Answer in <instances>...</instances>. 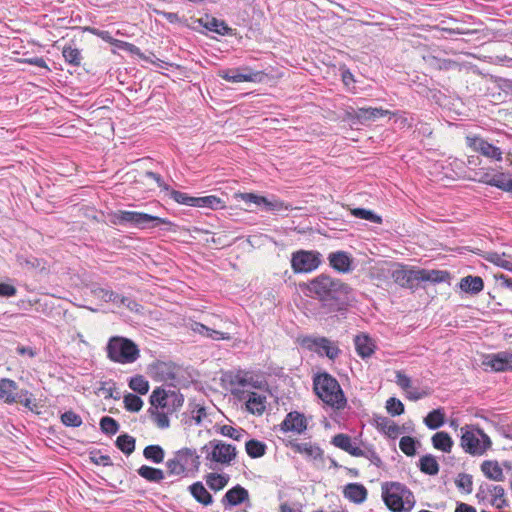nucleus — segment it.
<instances>
[{
  "instance_id": "f257e3e1",
  "label": "nucleus",
  "mask_w": 512,
  "mask_h": 512,
  "mask_svg": "<svg viewBox=\"0 0 512 512\" xmlns=\"http://www.w3.org/2000/svg\"><path fill=\"white\" fill-rule=\"evenodd\" d=\"M306 295L319 301L321 316L345 314L352 300L353 289L345 282L326 273H321L300 285Z\"/></svg>"
},
{
  "instance_id": "f03ea898",
  "label": "nucleus",
  "mask_w": 512,
  "mask_h": 512,
  "mask_svg": "<svg viewBox=\"0 0 512 512\" xmlns=\"http://www.w3.org/2000/svg\"><path fill=\"white\" fill-rule=\"evenodd\" d=\"M313 390L315 394L330 407L342 410L346 407L347 399L337 381L327 372L316 374L313 378Z\"/></svg>"
},
{
  "instance_id": "7ed1b4c3",
  "label": "nucleus",
  "mask_w": 512,
  "mask_h": 512,
  "mask_svg": "<svg viewBox=\"0 0 512 512\" xmlns=\"http://www.w3.org/2000/svg\"><path fill=\"white\" fill-rule=\"evenodd\" d=\"M382 499L392 512H409L416 502L413 492L400 482L383 483Z\"/></svg>"
},
{
  "instance_id": "20e7f679",
  "label": "nucleus",
  "mask_w": 512,
  "mask_h": 512,
  "mask_svg": "<svg viewBox=\"0 0 512 512\" xmlns=\"http://www.w3.org/2000/svg\"><path fill=\"white\" fill-rule=\"evenodd\" d=\"M110 223L113 225L132 226L138 229L154 228L159 225L175 226L166 218L153 216L144 212L118 210L110 214Z\"/></svg>"
},
{
  "instance_id": "39448f33",
  "label": "nucleus",
  "mask_w": 512,
  "mask_h": 512,
  "mask_svg": "<svg viewBox=\"0 0 512 512\" xmlns=\"http://www.w3.org/2000/svg\"><path fill=\"white\" fill-rule=\"evenodd\" d=\"M107 358L119 364L134 363L140 357L138 345L129 338L112 336L106 345Z\"/></svg>"
},
{
  "instance_id": "423d86ee",
  "label": "nucleus",
  "mask_w": 512,
  "mask_h": 512,
  "mask_svg": "<svg viewBox=\"0 0 512 512\" xmlns=\"http://www.w3.org/2000/svg\"><path fill=\"white\" fill-rule=\"evenodd\" d=\"M460 446L473 456H481L492 446L489 436L481 429L465 425L461 428Z\"/></svg>"
},
{
  "instance_id": "0eeeda50",
  "label": "nucleus",
  "mask_w": 512,
  "mask_h": 512,
  "mask_svg": "<svg viewBox=\"0 0 512 512\" xmlns=\"http://www.w3.org/2000/svg\"><path fill=\"white\" fill-rule=\"evenodd\" d=\"M0 400L6 404L19 403L32 412L38 408L33 394L19 388L18 384L9 378L0 379Z\"/></svg>"
},
{
  "instance_id": "6e6552de",
  "label": "nucleus",
  "mask_w": 512,
  "mask_h": 512,
  "mask_svg": "<svg viewBox=\"0 0 512 512\" xmlns=\"http://www.w3.org/2000/svg\"><path fill=\"white\" fill-rule=\"evenodd\" d=\"M201 452L205 453L206 463L209 469L215 470V464L230 465L237 456L236 447L232 444L225 443L221 440L213 439L201 448Z\"/></svg>"
},
{
  "instance_id": "1a4fd4ad",
  "label": "nucleus",
  "mask_w": 512,
  "mask_h": 512,
  "mask_svg": "<svg viewBox=\"0 0 512 512\" xmlns=\"http://www.w3.org/2000/svg\"><path fill=\"white\" fill-rule=\"evenodd\" d=\"M291 269L294 274H307L322 264V254L317 250L299 249L291 254Z\"/></svg>"
},
{
  "instance_id": "9d476101",
  "label": "nucleus",
  "mask_w": 512,
  "mask_h": 512,
  "mask_svg": "<svg viewBox=\"0 0 512 512\" xmlns=\"http://www.w3.org/2000/svg\"><path fill=\"white\" fill-rule=\"evenodd\" d=\"M300 345L319 356L327 357L330 360H335L341 354V350L337 342L330 340L324 336H304L300 339Z\"/></svg>"
},
{
  "instance_id": "9b49d317",
  "label": "nucleus",
  "mask_w": 512,
  "mask_h": 512,
  "mask_svg": "<svg viewBox=\"0 0 512 512\" xmlns=\"http://www.w3.org/2000/svg\"><path fill=\"white\" fill-rule=\"evenodd\" d=\"M236 199L243 200L246 204H255L263 211L279 213L281 211H289L292 206L272 195L271 198L261 196L252 192L235 194Z\"/></svg>"
},
{
  "instance_id": "f8f14e48",
  "label": "nucleus",
  "mask_w": 512,
  "mask_h": 512,
  "mask_svg": "<svg viewBox=\"0 0 512 512\" xmlns=\"http://www.w3.org/2000/svg\"><path fill=\"white\" fill-rule=\"evenodd\" d=\"M149 402L151 406L167 409V413H173L183 406L184 396L180 392L166 391L161 387H157L151 393Z\"/></svg>"
},
{
  "instance_id": "ddd939ff",
  "label": "nucleus",
  "mask_w": 512,
  "mask_h": 512,
  "mask_svg": "<svg viewBox=\"0 0 512 512\" xmlns=\"http://www.w3.org/2000/svg\"><path fill=\"white\" fill-rule=\"evenodd\" d=\"M218 77L226 80L227 82H261L264 78L262 71H254L249 66H242L238 68L221 69L217 72Z\"/></svg>"
},
{
  "instance_id": "4468645a",
  "label": "nucleus",
  "mask_w": 512,
  "mask_h": 512,
  "mask_svg": "<svg viewBox=\"0 0 512 512\" xmlns=\"http://www.w3.org/2000/svg\"><path fill=\"white\" fill-rule=\"evenodd\" d=\"M395 266L396 268L391 271V278L397 285L412 291L420 287L418 283V269H406V267L400 263H396Z\"/></svg>"
},
{
  "instance_id": "2eb2a0df",
  "label": "nucleus",
  "mask_w": 512,
  "mask_h": 512,
  "mask_svg": "<svg viewBox=\"0 0 512 512\" xmlns=\"http://www.w3.org/2000/svg\"><path fill=\"white\" fill-rule=\"evenodd\" d=\"M390 114L391 112L389 110L373 107H362L358 109L350 108V110L346 111V116L349 120L360 124L375 121L376 119L388 116Z\"/></svg>"
},
{
  "instance_id": "dca6fc26",
  "label": "nucleus",
  "mask_w": 512,
  "mask_h": 512,
  "mask_svg": "<svg viewBox=\"0 0 512 512\" xmlns=\"http://www.w3.org/2000/svg\"><path fill=\"white\" fill-rule=\"evenodd\" d=\"M465 142L468 147L487 158L497 161L502 160L501 149L479 136H466Z\"/></svg>"
},
{
  "instance_id": "f3484780",
  "label": "nucleus",
  "mask_w": 512,
  "mask_h": 512,
  "mask_svg": "<svg viewBox=\"0 0 512 512\" xmlns=\"http://www.w3.org/2000/svg\"><path fill=\"white\" fill-rule=\"evenodd\" d=\"M285 446L291 448L295 453L303 454L307 459L321 461L324 460V451L316 443H299L297 439L284 440Z\"/></svg>"
},
{
  "instance_id": "a211bd4d",
  "label": "nucleus",
  "mask_w": 512,
  "mask_h": 512,
  "mask_svg": "<svg viewBox=\"0 0 512 512\" xmlns=\"http://www.w3.org/2000/svg\"><path fill=\"white\" fill-rule=\"evenodd\" d=\"M192 21L194 25L190 27L194 30H197V26H201L221 36L233 34V29L224 20H219L209 14H205V17L202 18L192 19Z\"/></svg>"
},
{
  "instance_id": "6ab92c4d",
  "label": "nucleus",
  "mask_w": 512,
  "mask_h": 512,
  "mask_svg": "<svg viewBox=\"0 0 512 512\" xmlns=\"http://www.w3.org/2000/svg\"><path fill=\"white\" fill-rule=\"evenodd\" d=\"M307 426V419L303 413L291 411L285 416L284 420L279 425V429L282 432L302 434L307 430Z\"/></svg>"
},
{
  "instance_id": "aec40b11",
  "label": "nucleus",
  "mask_w": 512,
  "mask_h": 512,
  "mask_svg": "<svg viewBox=\"0 0 512 512\" xmlns=\"http://www.w3.org/2000/svg\"><path fill=\"white\" fill-rule=\"evenodd\" d=\"M483 364L496 372L512 370V350L488 354L485 356Z\"/></svg>"
},
{
  "instance_id": "412c9836",
  "label": "nucleus",
  "mask_w": 512,
  "mask_h": 512,
  "mask_svg": "<svg viewBox=\"0 0 512 512\" xmlns=\"http://www.w3.org/2000/svg\"><path fill=\"white\" fill-rule=\"evenodd\" d=\"M221 503L225 508L235 507L242 503H247L250 506L251 504L249 502V492L247 489L237 484L236 486L227 490L221 499Z\"/></svg>"
},
{
  "instance_id": "4be33fe9",
  "label": "nucleus",
  "mask_w": 512,
  "mask_h": 512,
  "mask_svg": "<svg viewBox=\"0 0 512 512\" xmlns=\"http://www.w3.org/2000/svg\"><path fill=\"white\" fill-rule=\"evenodd\" d=\"M99 296L105 301V302H111L115 304L117 307L125 306L130 311H138L139 304L132 299L131 297H126L124 295H121L113 290H109L106 288H100L99 289Z\"/></svg>"
},
{
  "instance_id": "5701e85b",
  "label": "nucleus",
  "mask_w": 512,
  "mask_h": 512,
  "mask_svg": "<svg viewBox=\"0 0 512 512\" xmlns=\"http://www.w3.org/2000/svg\"><path fill=\"white\" fill-rule=\"evenodd\" d=\"M155 372L158 378L164 382H170L169 384L176 387L179 382L178 371L179 366L173 362L158 361L155 365Z\"/></svg>"
},
{
  "instance_id": "b1692460",
  "label": "nucleus",
  "mask_w": 512,
  "mask_h": 512,
  "mask_svg": "<svg viewBox=\"0 0 512 512\" xmlns=\"http://www.w3.org/2000/svg\"><path fill=\"white\" fill-rule=\"evenodd\" d=\"M329 265L339 273H349L353 270V258L345 251H335L328 255Z\"/></svg>"
},
{
  "instance_id": "393cba45",
  "label": "nucleus",
  "mask_w": 512,
  "mask_h": 512,
  "mask_svg": "<svg viewBox=\"0 0 512 512\" xmlns=\"http://www.w3.org/2000/svg\"><path fill=\"white\" fill-rule=\"evenodd\" d=\"M183 454L192 455L190 448H182L177 451L175 457L166 462L168 475H186L189 471V463H181Z\"/></svg>"
},
{
  "instance_id": "a878e982",
  "label": "nucleus",
  "mask_w": 512,
  "mask_h": 512,
  "mask_svg": "<svg viewBox=\"0 0 512 512\" xmlns=\"http://www.w3.org/2000/svg\"><path fill=\"white\" fill-rule=\"evenodd\" d=\"M418 283L421 282H430L432 284H438L443 282H449L451 279L450 272L446 270H437V269H418Z\"/></svg>"
},
{
  "instance_id": "bb28decb",
  "label": "nucleus",
  "mask_w": 512,
  "mask_h": 512,
  "mask_svg": "<svg viewBox=\"0 0 512 512\" xmlns=\"http://www.w3.org/2000/svg\"><path fill=\"white\" fill-rule=\"evenodd\" d=\"M267 397L254 391H249L245 402L246 410L254 415H262L266 410Z\"/></svg>"
},
{
  "instance_id": "cd10ccee",
  "label": "nucleus",
  "mask_w": 512,
  "mask_h": 512,
  "mask_svg": "<svg viewBox=\"0 0 512 512\" xmlns=\"http://www.w3.org/2000/svg\"><path fill=\"white\" fill-rule=\"evenodd\" d=\"M343 495L349 501L361 504L367 499L368 491L361 483H348L343 489Z\"/></svg>"
},
{
  "instance_id": "c85d7f7f",
  "label": "nucleus",
  "mask_w": 512,
  "mask_h": 512,
  "mask_svg": "<svg viewBox=\"0 0 512 512\" xmlns=\"http://www.w3.org/2000/svg\"><path fill=\"white\" fill-rule=\"evenodd\" d=\"M331 444L349 453L351 456L362 455V449L352 443V438L348 434L339 433L334 435L331 439Z\"/></svg>"
},
{
  "instance_id": "c756f323",
  "label": "nucleus",
  "mask_w": 512,
  "mask_h": 512,
  "mask_svg": "<svg viewBox=\"0 0 512 512\" xmlns=\"http://www.w3.org/2000/svg\"><path fill=\"white\" fill-rule=\"evenodd\" d=\"M354 345L357 354L362 358L366 359L371 357L375 352V344L368 335L359 334L354 338Z\"/></svg>"
},
{
  "instance_id": "7c9ffc66",
  "label": "nucleus",
  "mask_w": 512,
  "mask_h": 512,
  "mask_svg": "<svg viewBox=\"0 0 512 512\" xmlns=\"http://www.w3.org/2000/svg\"><path fill=\"white\" fill-rule=\"evenodd\" d=\"M377 429L387 435L391 439H396L402 432L400 426L394 421L384 416H376L374 418Z\"/></svg>"
},
{
  "instance_id": "2f4dec72",
  "label": "nucleus",
  "mask_w": 512,
  "mask_h": 512,
  "mask_svg": "<svg viewBox=\"0 0 512 512\" xmlns=\"http://www.w3.org/2000/svg\"><path fill=\"white\" fill-rule=\"evenodd\" d=\"M192 497L200 504L209 506L213 503L212 494L205 488L201 481L194 482L188 487Z\"/></svg>"
},
{
  "instance_id": "473e14b6",
  "label": "nucleus",
  "mask_w": 512,
  "mask_h": 512,
  "mask_svg": "<svg viewBox=\"0 0 512 512\" xmlns=\"http://www.w3.org/2000/svg\"><path fill=\"white\" fill-rule=\"evenodd\" d=\"M459 287L465 293L476 295L483 290L484 282L480 276L468 275L460 280Z\"/></svg>"
},
{
  "instance_id": "72a5a7b5",
  "label": "nucleus",
  "mask_w": 512,
  "mask_h": 512,
  "mask_svg": "<svg viewBox=\"0 0 512 512\" xmlns=\"http://www.w3.org/2000/svg\"><path fill=\"white\" fill-rule=\"evenodd\" d=\"M481 471L490 480L503 481L505 479L502 468L495 460H485L482 462Z\"/></svg>"
},
{
  "instance_id": "f704fd0d",
  "label": "nucleus",
  "mask_w": 512,
  "mask_h": 512,
  "mask_svg": "<svg viewBox=\"0 0 512 512\" xmlns=\"http://www.w3.org/2000/svg\"><path fill=\"white\" fill-rule=\"evenodd\" d=\"M431 441L435 449L446 453H449L454 445L453 439L445 431L435 433L432 436Z\"/></svg>"
},
{
  "instance_id": "c9c22d12",
  "label": "nucleus",
  "mask_w": 512,
  "mask_h": 512,
  "mask_svg": "<svg viewBox=\"0 0 512 512\" xmlns=\"http://www.w3.org/2000/svg\"><path fill=\"white\" fill-rule=\"evenodd\" d=\"M137 474L148 482L159 483L165 478L163 470L148 465H142L137 469Z\"/></svg>"
},
{
  "instance_id": "e433bc0d",
  "label": "nucleus",
  "mask_w": 512,
  "mask_h": 512,
  "mask_svg": "<svg viewBox=\"0 0 512 512\" xmlns=\"http://www.w3.org/2000/svg\"><path fill=\"white\" fill-rule=\"evenodd\" d=\"M193 207H199V208H209V209H221L225 207L224 201L215 196V195H208V196H202V197H194V206Z\"/></svg>"
},
{
  "instance_id": "4c0bfd02",
  "label": "nucleus",
  "mask_w": 512,
  "mask_h": 512,
  "mask_svg": "<svg viewBox=\"0 0 512 512\" xmlns=\"http://www.w3.org/2000/svg\"><path fill=\"white\" fill-rule=\"evenodd\" d=\"M424 423L431 430H436L442 427L445 423L444 409L437 408L430 411L424 418Z\"/></svg>"
},
{
  "instance_id": "58836bf2",
  "label": "nucleus",
  "mask_w": 512,
  "mask_h": 512,
  "mask_svg": "<svg viewBox=\"0 0 512 512\" xmlns=\"http://www.w3.org/2000/svg\"><path fill=\"white\" fill-rule=\"evenodd\" d=\"M419 469L424 474L434 476L439 472V464L435 458V456L431 454H426L419 459Z\"/></svg>"
},
{
  "instance_id": "ea45409f",
  "label": "nucleus",
  "mask_w": 512,
  "mask_h": 512,
  "mask_svg": "<svg viewBox=\"0 0 512 512\" xmlns=\"http://www.w3.org/2000/svg\"><path fill=\"white\" fill-rule=\"evenodd\" d=\"M205 480L211 490L220 491L228 484L230 477L227 474L211 472L205 476Z\"/></svg>"
},
{
  "instance_id": "a19ab883",
  "label": "nucleus",
  "mask_w": 512,
  "mask_h": 512,
  "mask_svg": "<svg viewBox=\"0 0 512 512\" xmlns=\"http://www.w3.org/2000/svg\"><path fill=\"white\" fill-rule=\"evenodd\" d=\"M193 330L198 332L199 334L211 338L213 340H229L231 339L230 335L225 332H221L218 330H214L212 328L207 327L206 325L195 322Z\"/></svg>"
},
{
  "instance_id": "79ce46f5",
  "label": "nucleus",
  "mask_w": 512,
  "mask_h": 512,
  "mask_svg": "<svg viewBox=\"0 0 512 512\" xmlns=\"http://www.w3.org/2000/svg\"><path fill=\"white\" fill-rule=\"evenodd\" d=\"M62 56L67 64L79 67L83 60L81 50L72 45H65L62 49Z\"/></svg>"
},
{
  "instance_id": "37998d69",
  "label": "nucleus",
  "mask_w": 512,
  "mask_h": 512,
  "mask_svg": "<svg viewBox=\"0 0 512 512\" xmlns=\"http://www.w3.org/2000/svg\"><path fill=\"white\" fill-rule=\"evenodd\" d=\"M111 44L116 48L124 50L132 55H135L144 61L153 62L149 57H147L144 53L141 52L139 47L132 43L113 38Z\"/></svg>"
},
{
  "instance_id": "c03bdc74",
  "label": "nucleus",
  "mask_w": 512,
  "mask_h": 512,
  "mask_svg": "<svg viewBox=\"0 0 512 512\" xmlns=\"http://www.w3.org/2000/svg\"><path fill=\"white\" fill-rule=\"evenodd\" d=\"M245 450L249 457L256 459L266 454L267 445L262 441L250 439L245 443Z\"/></svg>"
},
{
  "instance_id": "a18cd8bd",
  "label": "nucleus",
  "mask_w": 512,
  "mask_h": 512,
  "mask_svg": "<svg viewBox=\"0 0 512 512\" xmlns=\"http://www.w3.org/2000/svg\"><path fill=\"white\" fill-rule=\"evenodd\" d=\"M143 456L145 459L155 464H159L163 462L165 452L160 445H148L143 450Z\"/></svg>"
},
{
  "instance_id": "49530a36",
  "label": "nucleus",
  "mask_w": 512,
  "mask_h": 512,
  "mask_svg": "<svg viewBox=\"0 0 512 512\" xmlns=\"http://www.w3.org/2000/svg\"><path fill=\"white\" fill-rule=\"evenodd\" d=\"M136 440L129 434H121L115 441L116 447L126 455H130L135 450Z\"/></svg>"
},
{
  "instance_id": "de8ad7c7",
  "label": "nucleus",
  "mask_w": 512,
  "mask_h": 512,
  "mask_svg": "<svg viewBox=\"0 0 512 512\" xmlns=\"http://www.w3.org/2000/svg\"><path fill=\"white\" fill-rule=\"evenodd\" d=\"M158 408L159 407L151 406L147 412L149 413L151 419L157 425L158 428L167 429L170 426V421L168 418L169 413L160 412Z\"/></svg>"
},
{
  "instance_id": "09e8293b",
  "label": "nucleus",
  "mask_w": 512,
  "mask_h": 512,
  "mask_svg": "<svg viewBox=\"0 0 512 512\" xmlns=\"http://www.w3.org/2000/svg\"><path fill=\"white\" fill-rule=\"evenodd\" d=\"M492 491L493 493L490 500V504L492 506L497 509H503L509 505L508 500L505 497V489L502 486L496 485L495 487H492Z\"/></svg>"
},
{
  "instance_id": "8fccbe9b",
  "label": "nucleus",
  "mask_w": 512,
  "mask_h": 512,
  "mask_svg": "<svg viewBox=\"0 0 512 512\" xmlns=\"http://www.w3.org/2000/svg\"><path fill=\"white\" fill-rule=\"evenodd\" d=\"M351 214L355 218L367 220V221L375 223V224L382 223L381 216L377 215L372 210H369L366 208L358 207V208L351 209Z\"/></svg>"
},
{
  "instance_id": "3c124183",
  "label": "nucleus",
  "mask_w": 512,
  "mask_h": 512,
  "mask_svg": "<svg viewBox=\"0 0 512 512\" xmlns=\"http://www.w3.org/2000/svg\"><path fill=\"white\" fill-rule=\"evenodd\" d=\"M16 261L24 269L32 270L41 267V260L33 255L18 253Z\"/></svg>"
},
{
  "instance_id": "603ef678",
  "label": "nucleus",
  "mask_w": 512,
  "mask_h": 512,
  "mask_svg": "<svg viewBox=\"0 0 512 512\" xmlns=\"http://www.w3.org/2000/svg\"><path fill=\"white\" fill-rule=\"evenodd\" d=\"M128 384L130 389L140 395H145L149 391V382L142 375L131 377Z\"/></svg>"
},
{
  "instance_id": "864d4df0",
  "label": "nucleus",
  "mask_w": 512,
  "mask_h": 512,
  "mask_svg": "<svg viewBox=\"0 0 512 512\" xmlns=\"http://www.w3.org/2000/svg\"><path fill=\"white\" fill-rule=\"evenodd\" d=\"M491 184L502 191L512 193V178L506 173L499 172L494 174V181Z\"/></svg>"
},
{
  "instance_id": "5fc2aeb1",
  "label": "nucleus",
  "mask_w": 512,
  "mask_h": 512,
  "mask_svg": "<svg viewBox=\"0 0 512 512\" xmlns=\"http://www.w3.org/2000/svg\"><path fill=\"white\" fill-rule=\"evenodd\" d=\"M100 429L106 435H115L120 428L119 423L110 416H103L100 419Z\"/></svg>"
},
{
  "instance_id": "6e6d98bb",
  "label": "nucleus",
  "mask_w": 512,
  "mask_h": 512,
  "mask_svg": "<svg viewBox=\"0 0 512 512\" xmlns=\"http://www.w3.org/2000/svg\"><path fill=\"white\" fill-rule=\"evenodd\" d=\"M143 406V400L136 394L127 393L124 396V407L130 412H139Z\"/></svg>"
},
{
  "instance_id": "4d7b16f0",
  "label": "nucleus",
  "mask_w": 512,
  "mask_h": 512,
  "mask_svg": "<svg viewBox=\"0 0 512 512\" xmlns=\"http://www.w3.org/2000/svg\"><path fill=\"white\" fill-rule=\"evenodd\" d=\"M171 199L181 205L194 206V197L189 196L187 193L174 190L170 187V190L166 191Z\"/></svg>"
},
{
  "instance_id": "13d9d810",
  "label": "nucleus",
  "mask_w": 512,
  "mask_h": 512,
  "mask_svg": "<svg viewBox=\"0 0 512 512\" xmlns=\"http://www.w3.org/2000/svg\"><path fill=\"white\" fill-rule=\"evenodd\" d=\"M455 485L459 490L470 494L473 490V477L467 473H459L455 479Z\"/></svg>"
},
{
  "instance_id": "bf43d9fd",
  "label": "nucleus",
  "mask_w": 512,
  "mask_h": 512,
  "mask_svg": "<svg viewBox=\"0 0 512 512\" xmlns=\"http://www.w3.org/2000/svg\"><path fill=\"white\" fill-rule=\"evenodd\" d=\"M419 442L411 436H403L400 439L399 447L401 451L407 456H414L416 454V445Z\"/></svg>"
},
{
  "instance_id": "052dcab7",
  "label": "nucleus",
  "mask_w": 512,
  "mask_h": 512,
  "mask_svg": "<svg viewBox=\"0 0 512 512\" xmlns=\"http://www.w3.org/2000/svg\"><path fill=\"white\" fill-rule=\"evenodd\" d=\"M61 422L67 427H79L82 425V418L74 411L68 410L61 415Z\"/></svg>"
},
{
  "instance_id": "680f3d73",
  "label": "nucleus",
  "mask_w": 512,
  "mask_h": 512,
  "mask_svg": "<svg viewBox=\"0 0 512 512\" xmlns=\"http://www.w3.org/2000/svg\"><path fill=\"white\" fill-rule=\"evenodd\" d=\"M387 412L391 416H399L404 413V404L395 397H390L386 402Z\"/></svg>"
},
{
  "instance_id": "e2e57ef3",
  "label": "nucleus",
  "mask_w": 512,
  "mask_h": 512,
  "mask_svg": "<svg viewBox=\"0 0 512 512\" xmlns=\"http://www.w3.org/2000/svg\"><path fill=\"white\" fill-rule=\"evenodd\" d=\"M221 434L232 438L233 440L240 441L244 434H246V431L242 428H234L230 425H223L221 427Z\"/></svg>"
},
{
  "instance_id": "0e129e2a",
  "label": "nucleus",
  "mask_w": 512,
  "mask_h": 512,
  "mask_svg": "<svg viewBox=\"0 0 512 512\" xmlns=\"http://www.w3.org/2000/svg\"><path fill=\"white\" fill-rule=\"evenodd\" d=\"M99 390L105 395V398H112L114 400L121 398V394L117 391L113 381L103 382Z\"/></svg>"
},
{
  "instance_id": "69168bd1",
  "label": "nucleus",
  "mask_w": 512,
  "mask_h": 512,
  "mask_svg": "<svg viewBox=\"0 0 512 512\" xmlns=\"http://www.w3.org/2000/svg\"><path fill=\"white\" fill-rule=\"evenodd\" d=\"M359 457L367 458L373 465L378 468H383L384 463L380 456L376 453L372 446L367 447L365 450L362 449V455Z\"/></svg>"
},
{
  "instance_id": "338daca9",
  "label": "nucleus",
  "mask_w": 512,
  "mask_h": 512,
  "mask_svg": "<svg viewBox=\"0 0 512 512\" xmlns=\"http://www.w3.org/2000/svg\"><path fill=\"white\" fill-rule=\"evenodd\" d=\"M90 460L96 465L111 466L113 465L109 455H102L100 450L90 452Z\"/></svg>"
},
{
  "instance_id": "774afa93",
  "label": "nucleus",
  "mask_w": 512,
  "mask_h": 512,
  "mask_svg": "<svg viewBox=\"0 0 512 512\" xmlns=\"http://www.w3.org/2000/svg\"><path fill=\"white\" fill-rule=\"evenodd\" d=\"M495 486L496 485L488 484L486 482L481 483L480 486L478 487V491L475 495L478 502L484 503L487 500L488 495H492V493H493L492 487H495Z\"/></svg>"
}]
</instances>
